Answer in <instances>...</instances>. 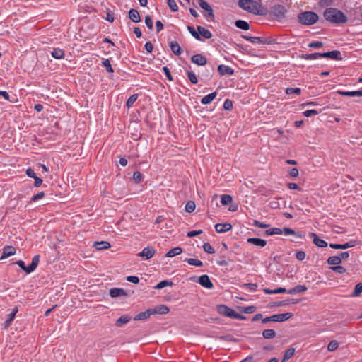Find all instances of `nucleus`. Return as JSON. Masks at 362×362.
<instances>
[{"mask_svg":"<svg viewBox=\"0 0 362 362\" xmlns=\"http://www.w3.org/2000/svg\"><path fill=\"white\" fill-rule=\"evenodd\" d=\"M45 197V193L43 192H38L37 194H35L32 198V202H37L39 199L43 198Z\"/></svg>","mask_w":362,"mask_h":362,"instance_id":"nucleus-62","label":"nucleus"},{"mask_svg":"<svg viewBox=\"0 0 362 362\" xmlns=\"http://www.w3.org/2000/svg\"><path fill=\"white\" fill-rule=\"evenodd\" d=\"M131 320L129 315H124L119 317L115 322V325L118 327H122L123 325L127 323Z\"/></svg>","mask_w":362,"mask_h":362,"instance_id":"nucleus-27","label":"nucleus"},{"mask_svg":"<svg viewBox=\"0 0 362 362\" xmlns=\"http://www.w3.org/2000/svg\"><path fill=\"white\" fill-rule=\"evenodd\" d=\"M16 253V249L13 246H6L3 249V254L1 259H6Z\"/></svg>","mask_w":362,"mask_h":362,"instance_id":"nucleus-16","label":"nucleus"},{"mask_svg":"<svg viewBox=\"0 0 362 362\" xmlns=\"http://www.w3.org/2000/svg\"><path fill=\"white\" fill-rule=\"evenodd\" d=\"M173 285V283L168 280H163L159 282L156 286V289H161L163 288L165 286H172Z\"/></svg>","mask_w":362,"mask_h":362,"instance_id":"nucleus-39","label":"nucleus"},{"mask_svg":"<svg viewBox=\"0 0 362 362\" xmlns=\"http://www.w3.org/2000/svg\"><path fill=\"white\" fill-rule=\"evenodd\" d=\"M322 45V42L320 41H313L308 44V47L311 48H320Z\"/></svg>","mask_w":362,"mask_h":362,"instance_id":"nucleus-59","label":"nucleus"},{"mask_svg":"<svg viewBox=\"0 0 362 362\" xmlns=\"http://www.w3.org/2000/svg\"><path fill=\"white\" fill-rule=\"evenodd\" d=\"M262 336L264 339H273L276 336V332L274 329H265L262 332Z\"/></svg>","mask_w":362,"mask_h":362,"instance_id":"nucleus-37","label":"nucleus"},{"mask_svg":"<svg viewBox=\"0 0 362 362\" xmlns=\"http://www.w3.org/2000/svg\"><path fill=\"white\" fill-rule=\"evenodd\" d=\"M300 57L306 60H315L320 58V53L302 54Z\"/></svg>","mask_w":362,"mask_h":362,"instance_id":"nucleus-36","label":"nucleus"},{"mask_svg":"<svg viewBox=\"0 0 362 362\" xmlns=\"http://www.w3.org/2000/svg\"><path fill=\"white\" fill-rule=\"evenodd\" d=\"M235 26L240 29L247 30L250 29V25L247 22L243 20H238L235 23Z\"/></svg>","mask_w":362,"mask_h":362,"instance_id":"nucleus-32","label":"nucleus"},{"mask_svg":"<svg viewBox=\"0 0 362 362\" xmlns=\"http://www.w3.org/2000/svg\"><path fill=\"white\" fill-rule=\"evenodd\" d=\"M51 55L57 59H60L64 57V51L59 48H54L51 52Z\"/></svg>","mask_w":362,"mask_h":362,"instance_id":"nucleus-30","label":"nucleus"},{"mask_svg":"<svg viewBox=\"0 0 362 362\" xmlns=\"http://www.w3.org/2000/svg\"><path fill=\"white\" fill-rule=\"evenodd\" d=\"M318 19L317 14L313 11H305L298 15V21L303 25H313Z\"/></svg>","mask_w":362,"mask_h":362,"instance_id":"nucleus-2","label":"nucleus"},{"mask_svg":"<svg viewBox=\"0 0 362 362\" xmlns=\"http://www.w3.org/2000/svg\"><path fill=\"white\" fill-rule=\"evenodd\" d=\"M283 230V235H296V237L298 238H301L302 236L300 235H298L297 234L293 229L291 228H284L283 229H281Z\"/></svg>","mask_w":362,"mask_h":362,"instance_id":"nucleus-42","label":"nucleus"},{"mask_svg":"<svg viewBox=\"0 0 362 362\" xmlns=\"http://www.w3.org/2000/svg\"><path fill=\"white\" fill-rule=\"evenodd\" d=\"M362 293V283H358L356 285L352 296H358Z\"/></svg>","mask_w":362,"mask_h":362,"instance_id":"nucleus-48","label":"nucleus"},{"mask_svg":"<svg viewBox=\"0 0 362 362\" xmlns=\"http://www.w3.org/2000/svg\"><path fill=\"white\" fill-rule=\"evenodd\" d=\"M243 37L247 41L255 44L262 42L261 38L259 37L243 36Z\"/></svg>","mask_w":362,"mask_h":362,"instance_id":"nucleus-54","label":"nucleus"},{"mask_svg":"<svg viewBox=\"0 0 362 362\" xmlns=\"http://www.w3.org/2000/svg\"><path fill=\"white\" fill-rule=\"evenodd\" d=\"M197 30H198L199 36H202L203 37H204L206 39L211 38L212 34L208 29H206L205 28L199 25V26H197Z\"/></svg>","mask_w":362,"mask_h":362,"instance_id":"nucleus-24","label":"nucleus"},{"mask_svg":"<svg viewBox=\"0 0 362 362\" xmlns=\"http://www.w3.org/2000/svg\"><path fill=\"white\" fill-rule=\"evenodd\" d=\"M152 311L153 314H167L169 313L170 309L167 305H160L152 309Z\"/></svg>","mask_w":362,"mask_h":362,"instance_id":"nucleus-23","label":"nucleus"},{"mask_svg":"<svg viewBox=\"0 0 362 362\" xmlns=\"http://www.w3.org/2000/svg\"><path fill=\"white\" fill-rule=\"evenodd\" d=\"M320 57L330 58L332 59L335 60H341L342 59L341 52L338 50H333L328 52L320 53Z\"/></svg>","mask_w":362,"mask_h":362,"instance_id":"nucleus-5","label":"nucleus"},{"mask_svg":"<svg viewBox=\"0 0 362 362\" xmlns=\"http://www.w3.org/2000/svg\"><path fill=\"white\" fill-rule=\"evenodd\" d=\"M40 262V255H35L32 259V262L30 265L26 267L25 265V263L23 260H18L16 264L27 274H30L31 272H34Z\"/></svg>","mask_w":362,"mask_h":362,"instance_id":"nucleus-4","label":"nucleus"},{"mask_svg":"<svg viewBox=\"0 0 362 362\" xmlns=\"http://www.w3.org/2000/svg\"><path fill=\"white\" fill-rule=\"evenodd\" d=\"M185 261L190 265L196 266L198 267H201L203 266V262L197 259L188 258V259H186Z\"/></svg>","mask_w":362,"mask_h":362,"instance_id":"nucleus-40","label":"nucleus"},{"mask_svg":"<svg viewBox=\"0 0 362 362\" xmlns=\"http://www.w3.org/2000/svg\"><path fill=\"white\" fill-rule=\"evenodd\" d=\"M332 270L338 274H344L346 272V269L339 264L334 267H332Z\"/></svg>","mask_w":362,"mask_h":362,"instance_id":"nucleus-55","label":"nucleus"},{"mask_svg":"<svg viewBox=\"0 0 362 362\" xmlns=\"http://www.w3.org/2000/svg\"><path fill=\"white\" fill-rule=\"evenodd\" d=\"M182 249L180 247H175L170 249L166 254L165 256L168 257H173L181 254Z\"/></svg>","mask_w":362,"mask_h":362,"instance_id":"nucleus-29","label":"nucleus"},{"mask_svg":"<svg viewBox=\"0 0 362 362\" xmlns=\"http://www.w3.org/2000/svg\"><path fill=\"white\" fill-rule=\"evenodd\" d=\"M336 93L343 96L360 97L362 96V89L352 91H344L339 90H337Z\"/></svg>","mask_w":362,"mask_h":362,"instance_id":"nucleus-10","label":"nucleus"},{"mask_svg":"<svg viewBox=\"0 0 362 362\" xmlns=\"http://www.w3.org/2000/svg\"><path fill=\"white\" fill-rule=\"evenodd\" d=\"M238 6L249 13L253 14H258L259 13V4L254 0H239Z\"/></svg>","mask_w":362,"mask_h":362,"instance_id":"nucleus-3","label":"nucleus"},{"mask_svg":"<svg viewBox=\"0 0 362 362\" xmlns=\"http://www.w3.org/2000/svg\"><path fill=\"white\" fill-rule=\"evenodd\" d=\"M356 245V240H351L348 243H346L344 244H333L331 243L329 245V247L333 249H341V250H345L347 248H350L352 247H354Z\"/></svg>","mask_w":362,"mask_h":362,"instance_id":"nucleus-8","label":"nucleus"},{"mask_svg":"<svg viewBox=\"0 0 362 362\" xmlns=\"http://www.w3.org/2000/svg\"><path fill=\"white\" fill-rule=\"evenodd\" d=\"M319 113V112L316 110H308L303 112V115L305 117H310L312 115H317Z\"/></svg>","mask_w":362,"mask_h":362,"instance_id":"nucleus-57","label":"nucleus"},{"mask_svg":"<svg viewBox=\"0 0 362 362\" xmlns=\"http://www.w3.org/2000/svg\"><path fill=\"white\" fill-rule=\"evenodd\" d=\"M187 30L190 33V34L197 40H202L201 37L199 36V32H197L195 29L192 26H187Z\"/></svg>","mask_w":362,"mask_h":362,"instance_id":"nucleus-49","label":"nucleus"},{"mask_svg":"<svg viewBox=\"0 0 362 362\" xmlns=\"http://www.w3.org/2000/svg\"><path fill=\"white\" fill-rule=\"evenodd\" d=\"M294 354H295V349L294 348H289L284 353V357L285 358V359H288V360L291 357L293 356Z\"/></svg>","mask_w":362,"mask_h":362,"instance_id":"nucleus-51","label":"nucleus"},{"mask_svg":"<svg viewBox=\"0 0 362 362\" xmlns=\"http://www.w3.org/2000/svg\"><path fill=\"white\" fill-rule=\"evenodd\" d=\"M203 249L206 252L209 254H214L215 252V250L209 243H205L204 244Z\"/></svg>","mask_w":362,"mask_h":362,"instance_id":"nucleus-53","label":"nucleus"},{"mask_svg":"<svg viewBox=\"0 0 362 362\" xmlns=\"http://www.w3.org/2000/svg\"><path fill=\"white\" fill-rule=\"evenodd\" d=\"M129 18L134 23L141 21L139 13L137 10L131 8L129 11Z\"/></svg>","mask_w":362,"mask_h":362,"instance_id":"nucleus-21","label":"nucleus"},{"mask_svg":"<svg viewBox=\"0 0 362 362\" xmlns=\"http://www.w3.org/2000/svg\"><path fill=\"white\" fill-rule=\"evenodd\" d=\"M325 18L334 24H344L347 21L346 16L334 8H328L324 11Z\"/></svg>","mask_w":362,"mask_h":362,"instance_id":"nucleus-1","label":"nucleus"},{"mask_svg":"<svg viewBox=\"0 0 362 362\" xmlns=\"http://www.w3.org/2000/svg\"><path fill=\"white\" fill-rule=\"evenodd\" d=\"M199 5L202 8L206 10L208 12V16L211 17V18H214V15L213 12V9L211 8V6L204 0H199Z\"/></svg>","mask_w":362,"mask_h":362,"instance_id":"nucleus-19","label":"nucleus"},{"mask_svg":"<svg viewBox=\"0 0 362 362\" xmlns=\"http://www.w3.org/2000/svg\"><path fill=\"white\" fill-rule=\"evenodd\" d=\"M310 236L313 238V243L320 247H325L327 246V243L322 239L319 238L315 233H311Z\"/></svg>","mask_w":362,"mask_h":362,"instance_id":"nucleus-20","label":"nucleus"},{"mask_svg":"<svg viewBox=\"0 0 362 362\" xmlns=\"http://www.w3.org/2000/svg\"><path fill=\"white\" fill-rule=\"evenodd\" d=\"M282 233L283 230L279 228H272L266 230V234L267 235H282Z\"/></svg>","mask_w":362,"mask_h":362,"instance_id":"nucleus-41","label":"nucleus"},{"mask_svg":"<svg viewBox=\"0 0 362 362\" xmlns=\"http://www.w3.org/2000/svg\"><path fill=\"white\" fill-rule=\"evenodd\" d=\"M138 98V95L137 94H133L127 100V103H126V106L128 107V108H130L133 104L135 103V101L137 100Z\"/></svg>","mask_w":362,"mask_h":362,"instance_id":"nucleus-44","label":"nucleus"},{"mask_svg":"<svg viewBox=\"0 0 362 362\" xmlns=\"http://www.w3.org/2000/svg\"><path fill=\"white\" fill-rule=\"evenodd\" d=\"M102 64L104 67H105L106 70L109 73H112L114 71L113 69L112 68L110 61L108 59H106L104 61H103Z\"/></svg>","mask_w":362,"mask_h":362,"instance_id":"nucleus-50","label":"nucleus"},{"mask_svg":"<svg viewBox=\"0 0 362 362\" xmlns=\"http://www.w3.org/2000/svg\"><path fill=\"white\" fill-rule=\"evenodd\" d=\"M264 292L267 294H277L287 292V291L285 288H279L274 290L269 288H264Z\"/></svg>","mask_w":362,"mask_h":362,"instance_id":"nucleus-35","label":"nucleus"},{"mask_svg":"<svg viewBox=\"0 0 362 362\" xmlns=\"http://www.w3.org/2000/svg\"><path fill=\"white\" fill-rule=\"evenodd\" d=\"M94 246L97 250H104V249H108L110 247V243L107 241H101V242H95Z\"/></svg>","mask_w":362,"mask_h":362,"instance_id":"nucleus-33","label":"nucleus"},{"mask_svg":"<svg viewBox=\"0 0 362 362\" xmlns=\"http://www.w3.org/2000/svg\"><path fill=\"white\" fill-rule=\"evenodd\" d=\"M327 262L328 264L337 266L341 262V258L339 256H332L327 259Z\"/></svg>","mask_w":362,"mask_h":362,"instance_id":"nucleus-34","label":"nucleus"},{"mask_svg":"<svg viewBox=\"0 0 362 362\" xmlns=\"http://www.w3.org/2000/svg\"><path fill=\"white\" fill-rule=\"evenodd\" d=\"M232 228L231 224L228 223H217L215 225L216 231L218 233H223L229 231Z\"/></svg>","mask_w":362,"mask_h":362,"instance_id":"nucleus-13","label":"nucleus"},{"mask_svg":"<svg viewBox=\"0 0 362 362\" xmlns=\"http://www.w3.org/2000/svg\"><path fill=\"white\" fill-rule=\"evenodd\" d=\"M216 95H217L216 92H214V93H211L210 94L205 95L201 100L202 104H203V105L209 104L215 99V98L216 97Z\"/></svg>","mask_w":362,"mask_h":362,"instance_id":"nucleus-26","label":"nucleus"},{"mask_svg":"<svg viewBox=\"0 0 362 362\" xmlns=\"http://www.w3.org/2000/svg\"><path fill=\"white\" fill-rule=\"evenodd\" d=\"M240 310L242 313H246V314H250L254 313L256 310V308L255 306H247V307H242L240 308Z\"/></svg>","mask_w":362,"mask_h":362,"instance_id":"nucleus-46","label":"nucleus"},{"mask_svg":"<svg viewBox=\"0 0 362 362\" xmlns=\"http://www.w3.org/2000/svg\"><path fill=\"white\" fill-rule=\"evenodd\" d=\"M151 315H153V312L152 311V309H148L144 312H141L136 315L134 317V320H146Z\"/></svg>","mask_w":362,"mask_h":362,"instance_id":"nucleus-17","label":"nucleus"},{"mask_svg":"<svg viewBox=\"0 0 362 362\" xmlns=\"http://www.w3.org/2000/svg\"><path fill=\"white\" fill-rule=\"evenodd\" d=\"M187 76L192 83H193V84L197 83L198 80H197V76L194 73H193L192 71H188Z\"/></svg>","mask_w":362,"mask_h":362,"instance_id":"nucleus-52","label":"nucleus"},{"mask_svg":"<svg viewBox=\"0 0 362 362\" xmlns=\"http://www.w3.org/2000/svg\"><path fill=\"white\" fill-rule=\"evenodd\" d=\"M17 312H18V309L15 308L12 311V313H11L10 314L8 315L6 320L4 322V328H8L10 326V325H11V322L13 320Z\"/></svg>","mask_w":362,"mask_h":362,"instance_id":"nucleus-28","label":"nucleus"},{"mask_svg":"<svg viewBox=\"0 0 362 362\" xmlns=\"http://www.w3.org/2000/svg\"><path fill=\"white\" fill-rule=\"evenodd\" d=\"M218 73L223 76V75H228L231 76L234 74V71L232 68L227 65L221 64L218 66Z\"/></svg>","mask_w":362,"mask_h":362,"instance_id":"nucleus-14","label":"nucleus"},{"mask_svg":"<svg viewBox=\"0 0 362 362\" xmlns=\"http://www.w3.org/2000/svg\"><path fill=\"white\" fill-rule=\"evenodd\" d=\"M272 12L276 17H282L286 13V9L281 5H276L273 7Z\"/></svg>","mask_w":362,"mask_h":362,"instance_id":"nucleus-22","label":"nucleus"},{"mask_svg":"<svg viewBox=\"0 0 362 362\" xmlns=\"http://www.w3.org/2000/svg\"><path fill=\"white\" fill-rule=\"evenodd\" d=\"M286 93L287 95H291L293 93L300 95L301 93V89L300 88H287L286 89Z\"/></svg>","mask_w":362,"mask_h":362,"instance_id":"nucleus-47","label":"nucleus"},{"mask_svg":"<svg viewBox=\"0 0 362 362\" xmlns=\"http://www.w3.org/2000/svg\"><path fill=\"white\" fill-rule=\"evenodd\" d=\"M339 342L337 340L331 341L327 345V350L329 351H334L339 347Z\"/></svg>","mask_w":362,"mask_h":362,"instance_id":"nucleus-43","label":"nucleus"},{"mask_svg":"<svg viewBox=\"0 0 362 362\" xmlns=\"http://www.w3.org/2000/svg\"><path fill=\"white\" fill-rule=\"evenodd\" d=\"M230 317L233 318V319H237V320H245L246 318L245 316L237 313L233 310V311L231 313V315H230Z\"/></svg>","mask_w":362,"mask_h":362,"instance_id":"nucleus-58","label":"nucleus"},{"mask_svg":"<svg viewBox=\"0 0 362 362\" xmlns=\"http://www.w3.org/2000/svg\"><path fill=\"white\" fill-rule=\"evenodd\" d=\"M233 107V103L230 100L226 99L223 103V108L227 110H231Z\"/></svg>","mask_w":362,"mask_h":362,"instance_id":"nucleus-60","label":"nucleus"},{"mask_svg":"<svg viewBox=\"0 0 362 362\" xmlns=\"http://www.w3.org/2000/svg\"><path fill=\"white\" fill-rule=\"evenodd\" d=\"M110 295L112 298L126 296L127 293L123 288H114L110 290Z\"/></svg>","mask_w":362,"mask_h":362,"instance_id":"nucleus-15","label":"nucleus"},{"mask_svg":"<svg viewBox=\"0 0 362 362\" xmlns=\"http://www.w3.org/2000/svg\"><path fill=\"white\" fill-rule=\"evenodd\" d=\"M195 203L192 201H189L185 205V210L188 213H192L195 210Z\"/></svg>","mask_w":362,"mask_h":362,"instance_id":"nucleus-45","label":"nucleus"},{"mask_svg":"<svg viewBox=\"0 0 362 362\" xmlns=\"http://www.w3.org/2000/svg\"><path fill=\"white\" fill-rule=\"evenodd\" d=\"M168 5L173 11H177L178 6L175 0H168Z\"/></svg>","mask_w":362,"mask_h":362,"instance_id":"nucleus-56","label":"nucleus"},{"mask_svg":"<svg viewBox=\"0 0 362 362\" xmlns=\"http://www.w3.org/2000/svg\"><path fill=\"white\" fill-rule=\"evenodd\" d=\"M155 250L151 247H144L142 251L138 255L140 257H144L146 259L151 258L155 255Z\"/></svg>","mask_w":362,"mask_h":362,"instance_id":"nucleus-9","label":"nucleus"},{"mask_svg":"<svg viewBox=\"0 0 362 362\" xmlns=\"http://www.w3.org/2000/svg\"><path fill=\"white\" fill-rule=\"evenodd\" d=\"M170 47L171 51L176 55L181 54V49L179 44L177 42L172 41L170 42Z\"/></svg>","mask_w":362,"mask_h":362,"instance_id":"nucleus-31","label":"nucleus"},{"mask_svg":"<svg viewBox=\"0 0 362 362\" xmlns=\"http://www.w3.org/2000/svg\"><path fill=\"white\" fill-rule=\"evenodd\" d=\"M145 23L148 29H153V21L150 16H147L145 17Z\"/></svg>","mask_w":362,"mask_h":362,"instance_id":"nucleus-63","label":"nucleus"},{"mask_svg":"<svg viewBox=\"0 0 362 362\" xmlns=\"http://www.w3.org/2000/svg\"><path fill=\"white\" fill-rule=\"evenodd\" d=\"M199 283L200 284V285H202L204 288H213V284H212L211 281L210 280L209 277L206 274L202 275L199 278Z\"/></svg>","mask_w":362,"mask_h":362,"instance_id":"nucleus-11","label":"nucleus"},{"mask_svg":"<svg viewBox=\"0 0 362 362\" xmlns=\"http://www.w3.org/2000/svg\"><path fill=\"white\" fill-rule=\"evenodd\" d=\"M133 179L136 182H139L141 181L142 180V175L141 174L140 172L139 171H136L133 174Z\"/></svg>","mask_w":362,"mask_h":362,"instance_id":"nucleus-64","label":"nucleus"},{"mask_svg":"<svg viewBox=\"0 0 362 362\" xmlns=\"http://www.w3.org/2000/svg\"><path fill=\"white\" fill-rule=\"evenodd\" d=\"M247 242L259 247H264L267 245L265 240L258 238H250L247 240Z\"/></svg>","mask_w":362,"mask_h":362,"instance_id":"nucleus-12","label":"nucleus"},{"mask_svg":"<svg viewBox=\"0 0 362 362\" xmlns=\"http://www.w3.org/2000/svg\"><path fill=\"white\" fill-rule=\"evenodd\" d=\"M291 313H280V314H275L272 315V318L274 322H284L288 319H290L292 317Z\"/></svg>","mask_w":362,"mask_h":362,"instance_id":"nucleus-6","label":"nucleus"},{"mask_svg":"<svg viewBox=\"0 0 362 362\" xmlns=\"http://www.w3.org/2000/svg\"><path fill=\"white\" fill-rule=\"evenodd\" d=\"M191 61L192 63L196 64L199 66H204L207 62L206 58L200 54L193 55L191 57Z\"/></svg>","mask_w":362,"mask_h":362,"instance_id":"nucleus-7","label":"nucleus"},{"mask_svg":"<svg viewBox=\"0 0 362 362\" xmlns=\"http://www.w3.org/2000/svg\"><path fill=\"white\" fill-rule=\"evenodd\" d=\"M244 287L251 291H255L257 290V285L255 284H252V283H248V284H244Z\"/></svg>","mask_w":362,"mask_h":362,"instance_id":"nucleus-61","label":"nucleus"},{"mask_svg":"<svg viewBox=\"0 0 362 362\" xmlns=\"http://www.w3.org/2000/svg\"><path fill=\"white\" fill-rule=\"evenodd\" d=\"M307 291V287L304 285H298L287 291L289 294L303 293Z\"/></svg>","mask_w":362,"mask_h":362,"instance_id":"nucleus-25","label":"nucleus"},{"mask_svg":"<svg viewBox=\"0 0 362 362\" xmlns=\"http://www.w3.org/2000/svg\"><path fill=\"white\" fill-rule=\"evenodd\" d=\"M233 201V198L230 195L228 194H223L221 197V203L223 206H226L229 204H230Z\"/></svg>","mask_w":362,"mask_h":362,"instance_id":"nucleus-38","label":"nucleus"},{"mask_svg":"<svg viewBox=\"0 0 362 362\" xmlns=\"http://www.w3.org/2000/svg\"><path fill=\"white\" fill-rule=\"evenodd\" d=\"M217 310L219 314L230 317L231 313L233 311V309L228 308V306H226L225 305H220L218 306Z\"/></svg>","mask_w":362,"mask_h":362,"instance_id":"nucleus-18","label":"nucleus"}]
</instances>
